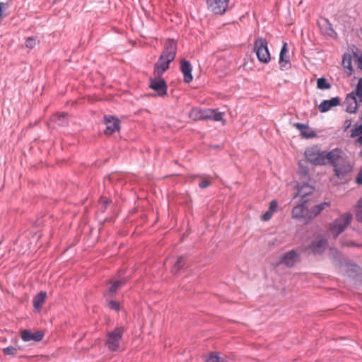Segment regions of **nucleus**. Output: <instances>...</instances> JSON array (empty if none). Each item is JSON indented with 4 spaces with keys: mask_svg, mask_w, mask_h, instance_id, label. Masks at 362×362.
<instances>
[{
    "mask_svg": "<svg viewBox=\"0 0 362 362\" xmlns=\"http://www.w3.org/2000/svg\"><path fill=\"white\" fill-rule=\"evenodd\" d=\"M356 182L358 185H362V168L360 170L358 173L357 174Z\"/></svg>",
    "mask_w": 362,
    "mask_h": 362,
    "instance_id": "nucleus-44",
    "label": "nucleus"
},
{
    "mask_svg": "<svg viewBox=\"0 0 362 362\" xmlns=\"http://www.w3.org/2000/svg\"><path fill=\"white\" fill-rule=\"evenodd\" d=\"M273 213L274 212L270 210L267 211L263 214L262 219L264 221H269L272 218Z\"/></svg>",
    "mask_w": 362,
    "mask_h": 362,
    "instance_id": "nucleus-40",
    "label": "nucleus"
},
{
    "mask_svg": "<svg viewBox=\"0 0 362 362\" xmlns=\"http://www.w3.org/2000/svg\"><path fill=\"white\" fill-rule=\"evenodd\" d=\"M353 219V215L350 212L341 214L336 218L329 226V230L333 238L336 239L349 226Z\"/></svg>",
    "mask_w": 362,
    "mask_h": 362,
    "instance_id": "nucleus-3",
    "label": "nucleus"
},
{
    "mask_svg": "<svg viewBox=\"0 0 362 362\" xmlns=\"http://www.w3.org/2000/svg\"><path fill=\"white\" fill-rule=\"evenodd\" d=\"M207 110L209 112L206 113V119H212L216 122L223 120V114L221 112L213 109H207Z\"/></svg>",
    "mask_w": 362,
    "mask_h": 362,
    "instance_id": "nucleus-30",
    "label": "nucleus"
},
{
    "mask_svg": "<svg viewBox=\"0 0 362 362\" xmlns=\"http://www.w3.org/2000/svg\"><path fill=\"white\" fill-rule=\"evenodd\" d=\"M106 300L107 302V306L108 308L115 311L120 310L121 306L119 302L114 300L113 298H108L106 299Z\"/></svg>",
    "mask_w": 362,
    "mask_h": 362,
    "instance_id": "nucleus-33",
    "label": "nucleus"
},
{
    "mask_svg": "<svg viewBox=\"0 0 362 362\" xmlns=\"http://www.w3.org/2000/svg\"><path fill=\"white\" fill-rule=\"evenodd\" d=\"M278 207V202L276 199L272 200L269 204V210L274 212Z\"/></svg>",
    "mask_w": 362,
    "mask_h": 362,
    "instance_id": "nucleus-41",
    "label": "nucleus"
},
{
    "mask_svg": "<svg viewBox=\"0 0 362 362\" xmlns=\"http://www.w3.org/2000/svg\"><path fill=\"white\" fill-rule=\"evenodd\" d=\"M167 59L158 58V62L154 65L153 74L156 76H162L163 74L169 69L170 64Z\"/></svg>",
    "mask_w": 362,
    "mask_h": 362,
    "instance_id": "nucleus-14",
    "label": "nucleus"
},
{
    "mask_svg": "<svg viewBox=\"0 0 362 362\" xmlns=\"http://www.w3.org/2000/svg\"><path fill=\"white\" fill-rule=\"evenodd\" d=\"M358 68L362 69V54L358 57Z\"/></svg>",
    "mask_w": 362,
    "mask_h": 362,
    "instance_id": "nucleus-46",
    "label": "nucleus"
},
{
    "mask_svg": "<svg viewBox=\"0 0 362 362\" xmlns=\"http://www.w3.org/2000/svg\"><path fill=\"white\" fill-rule=\"evenodd\" d=\"M342 65L345 69L349 70V75H351L354 69L352 67V58L351 54L345 53L342 58Z\"/></svg>",
    "mask_w": 362,
    "mask_h": 362,
    "instance_id": "nucleus-29",
    "label": "nucleus"
},
{
    "mask_svg": "<svg viewBox=\"0 0 362 362\" xmlns=\"http://www.w3.org/2000/svg\"><path fill=\"white\" fill-rule=\"evenodd\" d=\"M206 362H220V357L216 355H211Z\"/></svg>",
    "mask_w": 362,
    "mask_h": 362,
    "instance_id": "nucleus-42",
    "label": "nucleus"
},
{
    "mask_svg": "<svg viewBox=\"0 0 362 362\" xmlns=\"http://www.w3.org/2000/svg\"><path fill=\"white\" fill-rule=\"evenodd\" d=\"M220 362H227L226 361H225L223 358H220Z\"/></svg>",
    "mask_w": 362,
    "mask_h": 362,
    "instance_id": "nucleus-49",
    "label": "nucleus"
},
{
    "mask_svg": "<svg viewBox=\"0 0 362 362\" xmlns=\"http://www.w3.org/2000/svg\"><path fill=\"white\" fill-rule=\"evenodd\" d=\"M308 160H300L298 162V173L305 178L309 177V168L307 165Z\"/></svg>",
    "mask_w": 362,
    "mask_h": 362,
    "instance_id": "nucleus-28",
    "label": "nucleus"
},
{
    "mask_svg": "<svg viewBox=\"0 0 362 362\" xmlns=\"http://www.w3.org/2000/svg\"><path fill=\"white\" fill-rule=\"evenodd\" d=\"M294 126L300 132V134L306 139L314 138L317 136L315 131L310 129L305 124L297 122L294 124Z\"/></svg>",
    "mask_w": 362,
    "mask_h": 362,
    "instance_id": "nucleus-20",
    "label": "nucleus"
},
{
    "mask_svg": "<svg viewBox=\"0 0 362 362\" xmlns=\"http://www.w3.org/2000/svg\"><path fill=\"white\" fill-rule=\"evenodd\" d=\"M229 0H207L206 4L214 14L223 15L228 6Z\"/></svg>",
    "mask_w": 362,
    "mask_h": 362,
    "instance_id": "nucleus-8",
    "label": "nucleus"
},
{
    "mask_svg": "<svg viewBox=\"0 0 362 362\" xmlns=\"http://www.w3.org/2000/svg\"><path fill=\"white\" fill-rule=\"evenodd\" d=\"M187 258L188 256L187 255H182L179 256L176 262L172 267V273H173L174 274H177L182 269H185V267H187Z\"/></svg>",
    "mask_w": 362,
    "mask_h": 362,
    "instance_id": "nucleus-16",
    "label": "nucleus"
},
{
    "mask_svg": "<svg viewBox=\"0 0 362 362\" xmlns=\"http://www.w3.org/2000/svg\"><path fill=\"white\" fill-rule=\"evenodd\" d=\"M357 141H358V143H360V144H362V135H361V136L358 138Z\"/></svg>",
    "mask_w": 362,
    "mask_h": 362,
    "instance_id": "nucleus-48",
    "label": "nucleus"
},
{
    "mask_svg": "<svg viewBox=\"0 0 362 362\" xmlns=\"http://www.w3.org/2000/svg\"><path fill=\"white\" fill-rule=\"evenodd\" d=\"M104 122L107 125L104 133L106 135H112L116 131H119L120 128V121L118 118L112 115H105Z\"/></svg>",
    "mask_w": 362,
    "mask_h": 362,
    "instance_id": "nucleus-9",
    "label": "nucleus"
},
{
    "mask_svg": "<svg viewBox=\"0 0 362 362\" xmlns=\"http://www.w3.org/2000/svg\"><path fill=\"white\" fill-rule=\"evenodd\" d=\"M124 332V327L117 326L112 331L107 333L105 346L110 351L114 352L119 349Z\"/></svg>",
    "mask_w": 362,
    "mask_h": 362,
    "instance_id": "nucleus-4",
    "label": "nucleus"
},
{
    "mask_svg": "<svg viewBox=\"0 0 362 362\" xmlns=\"http://www.w3.org/2000/svg\"><path fill=\"white\" fill-rule=\"evenodd\" d=\"M37 37H29L25 40V46L28 48H33L37 44Z\"/></svg>",
    "mask_w": 362,
    "mask_h": 362,
    "instance_id": "nucleus-35",
    "label": "nucleus"
},
{
    "mask_svg": "<svg viewBox=\"0 0 362 362\" xmlns=\"http://www.w3.org/2000/svg\"><path fill=\"white\" fill-rule=\"evenodd\" d=\"M177 49V42L173 39H168L159 58L162 59H167L168 62H172L175 58Z\"/></svg>",
    "mask_w": 362,
    "mask_h": 362,
    "instance_id": "nucleus-6",
    "label": "nucleus"
},
{
    "mask_svg": "<svg viewBox=\"0 0 362 362\" xmlns=\"http://www.w3.org/2000/svg\"><path fill=\"white\" fill-rule=\"evenodd\" d=\"M314 191V187L308 184H303L298 189V192L295 197L300 196L303 200H306L305 198L306 196L312 194Z\"/></svg>",
    "mask_w": 362,
    "mask_h": 362,
    "instance_id": "nucleus-24",
    "label": "nucleus"
},
{
    "mask_svg": "<svg viewBox=\"0 0 362 362\" xmlns=\"http://www.w3.org/2000/svg\"><path fill=\"white\" fill-rule=\"evenodd\" d=\"M308 200H303L302 202L296 206L292 210V216L296 219L308 220L309 210L306 205Z\"/></svg>",
    "mask_w": 362,
    "mask_h": 362,
    "instance_id": "nucleus-10",
    "label": "nucleus"
},
{
    "mask_svg": "<svg viewBox=\"0 0 362 362\" xmlns=\"http://www.w3.org/2000/svg\"><path fill=\"white\" fill-rule=\"evenodd\" d=\"M288 49L287 43L284 42L281 49V52H280V54H279V63L281 69L283 67H284L285 64H288L289 66L291 65L289 60H288V57H286V54L288 53Z\"/></svg>",
    "mask_w": 362,
    "mask_h": 362,
    "instance_id": "nucleus-25",
    "label": "nucleus"
},
{
    "mask_svg": "<svg viewBox=\"0 0 362 362\" xmlns=\"http://www.w3.org/2000/svg\"><path fill=\"white\" fill-rule=\"evenodd\" d=\"M331 86V83L324 77L319 78L317 80V88L320 90L329 89Z\"/></svg>",
    "mask_w": 362,
    "mask_h": 362,
    "instance_id": "nucleus-32",
    "label": "nucleus"
},
{
    "mask_svg": "<svg viewBox=\"0 0 362 362\" xmlns=\"http://www.w3.org/2000/svg\"><path fill=\"white\" fill-rule=\"evenodd\" d=\"M361 134H362V124L359 125L358 127H357L351 130V137L355 138L358 136H360Z\"/></svg>",
    "mask_w": 362,
    "mask_h": 362,
    "instance_id": "nucleus-38",
    "label": "nucleus"
},
{
    "mask_svg": "<svg viewBox=\"0 0 362 362\" xmlns=\"http://www.w3.org/2000/svg\"><path fill=\"white\" fill-rule=\"evenodd\" d=\"M110 205L113 206L112 200H110L106 197H101L100 199V201H99L98 214L100 215V214L105 213L108 206H110Z\"/></svg>",
    "mask_w": 362,
    "mask_h": 362,
    "instance_id": "nucleus-26",
    "label": "nucleus"
},
{
    "mask_svg": "<svg viewBox=\"0 0 362 362\" xmlns=\"http://www.w3.org/2000/svg\"><path fill=\"white\" fill-rule=\"evenodd\" d=\"M357 207L356 217L357 221L362 222V198L358 202Z\"/></svg>",
    "mask_w": 362,
    "mask_h": 362,
    "instance_id": "nucleus-36",
    "label": "nucleus"
},
{
    "mask_svg": "<svg viewBox=\"0 0 362 362\" xmlns=\"http://www.w3.org/2000/svg\"><path fill=\"white\" fill-rule=\"evenodd\" d=\"M149 88L155 90L157 95L163 97L167 94L168 85L161 76H156L150 78Z\"/></svg>",
    "mask_w": 362,
    "mask_h": 362,
    "instance_id": "nucleus-7",
    "label": "nucleus"
},
{
    "mask_svg": "<svg viewBox=\"0 0 362 362\" xmlns=\"http://www.w3.org/2000/svg\"><path fill=\"white\" fill-rule=\"evenodd\" d=\"M180 69L184 75V82L186 83H189L192 82L193 80V76L192 74V66L191 63L185 59H182L180 61Z\"/></svg>",
    "mask_w": 362,
    "mask_h": 362,
    "instance_id": "nucleus-12",
    "label": "nucleus"
},
{
    "mask_svg": "<svg viewBox=\"0 0 362 362\" xmlns=\"http://www.w3.org/2000/svg\"><path fill=\"white\" fill-rule=\"evenodd\" d=\"M350 103H351V100H349V103H346L347 105H349Z\"/></svg>",
    "mask_w": 362,
    "mask_h": 362,
    "instance_id": "nucleus-50",
    "label": "nucleus"
},
{
    "mask_svg": "<svg viewBox=\"0 0 362 362\" xmlns=\"http://www.w3.org/2000/svg\"><path fill=\"white\" fill-rule=\"evenodd\" d=\"M68 115L66 113L56 114L52 117V121L59 126H65L68 124Z\"/></svg>",
    "mask_w": 362,
    "mask_h": 362,
    "instance_id": "nucleus-27",
    "label": "nucleus"
},
{
    "mask_svg": "<svg viewBox=\"0 0 362 362\" xmlns=\"http://www.w3.org/2000/svg\"><path fill=\"white\" fill-rule=\"evenodd\" d=\"M211 184V182L210 180L205 179V178H202L201 182L199 183V187L202 189H205V188L208 187L209 186H210Z\"/></svg>",
    "mask_w": 362,
    "mask_h": 362,
    "instance_id": "nucleus-39",
    "label": "nucleus"
},
{
    "mask_svg": "<svg viewBox=\"0 0 362 362\" xmlns=\"http://www.w3.org/2000/svg\"><path fill=\"white\" fill-rule=\"evenodd\" d=\"M356 94L360 98V101L362 103V78L358 80Z\"/></svg>",
    "mask_w": 362,
    "mask_h": 362,
    "instance_id": "nucleus-37",
    "label": "nucleus"
},
{
    "mask_svg": "<svg viewBox=\"0 0 362 362\" xmlns=\"http://www.w3.org/2000/svg\"><path fill=\"white\" fill-rule=\"evenodd\" d=\"M351 123V122L350 119L346 120V122H345V130H346L348 128L350 127Z\"/></svg>",
    "mask_w": 362,
    "mask_h": 362,
    "instance_id": "nucleus-47",
    "label": "nucleus"
},
{
    "mask_svg": "<svg viewBox=\"0 0 362 362\" xmlns=\"http://www.w3.org/2000/svg\"><path fill=\"white\" fill-rule=\"evenodd\" d=\"M207 109L202 110L199 107H193L189 112V117L194 121L206 119Z\"/></svg>",
    "mask_w": 362,
    "mask_h": 362,
    "instance_id": "nucleus-19",
    "label": "nucleus"
},
{
    "mask_svg": "<svg viewBox=\"0 0 362 362\" xmlns=\"http://www.w3.org/2000/svg\"><path fill=\"white\" fill-rule=\"evenodd\" d=\"M356 96H357L356 92L352 91L347 94L346 97L345 103H349V100H351V103L347 105L346 110V111L349 113L353 114L355 113L357 110L358 104Z\"/></svg>",
    "mask_w": 362,
    "mask_h": 362,
    "instance_id": "nucleus-18",
    "label": "nucleus"
},
{
    "mask_svg": "<svg viewBox=\"0 0 362 362\" xmlns=\"http://www.w3.org/2000/svg\"><path fill=\"white\" fill-rule=\"evenodd\" d=\"M21 336L24 341H40L44 337V332L41 330L33 333L28 329H23L21 332Z\"/></svg>",
    "mask_w": 362,
    "mask_h": 362,
    "instance_id": "nucleus-13",
    "label": "nucleus"
},
{
    "mask_svg": "<svg viewBox=\"0 0 362 362\" xmlns=\"http://www.w3.org/2000/svg\"><path fill=\"white\" fill-rule=\"evenodd\" d=\"M333 151H336L334 152V156H334L333 160H329L328 163L334 167L336 176L338 177H344L352 170V167L349 162L341 156V151L340 149L334 148Z\"/></svg>",
    "mask_w": 362,
    "mask_h": 362,
    "instance_id": "nucleus-2",
    "label": "nucleus"
},
{
    "mask_svg": "<svg viewBox=\"0 0 362 362\" xmlns=\"http://www.w3.org/2000/svg\"><path fill=\"white\" fill-rule=\"evenodd\" d=\"M330 206V202H324L315 205L309 211L308 220L310 221L319 215L325 208Z\"/></svg>",
    "mask_w": 362,
    "mask_h": 362,
    "instance_id": "nucleus-21",
    "label": "nucleus"
},
{
    "mask_svg": "<svg viewBox=\"0 0 362 362\" xmlns=\"http://www.w3.org/2000/svg\"><path fill=\"white\" fill-rule=\"evenodd\" d=\"M341 100L339 97H334L329 100H324L318 106L320 112H326L331 108L340 105Z\"/></svg>",
    "mask_w": 362,
    "mask_h": 362,
    "instance_id": "nucleus-15",
    "label": "nucleus"
},
{
    "mask_svg": "<svg viewBox=\"0 0 362 362\" xmlns=\"http://www.w3.org/2000/svg\"><path fill=\"white\" fill-rule=\"evenodd\" d=\"M108 284H110V286L104 293V296L106 299L114 298L121 287L116 281H109Z\"/></svg>",
    "mask_w": 362,
    "mask_h": 362,
    "instance_id": "nucleus-23",
    "label": "nucleus"
},
{
    "mask_svg": "<svg viewBox=\"0 0 362 362\" xmlns=\"http://www.w3.org/2000/svg\"><path fill=\"white\" fill-rule=\"evenodd\" d=\"M327 246V240L326 238H320L313 241L309 247L314 255H322L325 252Z\"/></svg>",
    "mask_w": 362,
    "mask_h": 362,
    "instance_id": "nucleus-11",
    "label": "nucleus"
},
{
    "mask_svg": "<svg viewBox=\"0 0 362 362\" xmlns=\"http://www.w3.org/2000/svg\"><path fill=\"white\" fill-rule=\"evenodd\" d=\"M12 0L6 2H0V18H4L9 14L8 8L11 4Z\"/></svg>",
    "mask_w": 362,
    "mask_h": 362,
    "instance_id": "nucleus-31",
    "label": "nucleus"
},
{
    "mask_svg": "<svg viewBox=\"0 0 362 362\" xmlns=\"http://www.w3.org/2000/svg\"><path fill=\"white\" fill-rule=\"evenodd\" d=\"M331 151H321L317 146H313L307 148L305 151V156L308 162L314 165H325L328 163L329 160H333L334 158V153Z\"/></svg>",
    "mask_w": 362,
    "mask_h": 362,
    "instance_id": "nucleus-1",
    "label": "nucleus"
},
{
    "mask_svg": "<svg viewBox=\"0 0 362 362\" xmlns=\"http://www.w3.org/2000/svg\"><path fill=\"white\" fill-rule=\"evenodd\" d=\"M254 51L259 62L264 64L270 62L271 55L268 49V42L265 38L258 37L255 40Z\"/></svg>",
    "mask_w": 362,
    "mask_h": 362,
    "instance_id": "nucleus-5",
    "label": "nucleus"
},
{
    "mask_svg": "<svg viewBox=\"0 0 362 362\" xmlns=\"http://www.w3.org/2000/svg\"><path fill=\"white\" fill-rule=\"evenodd\" d=\"M116 281L118 283L119 286L120 287H122V286H123L124 285H125L127 284V282L128 281V278L127 277H123V278H121L119 280H116Z\"/></svg>",
    "mask_w": 362,
    "mask_h": 362,
    "instance_id": "nucleus-45",
    "label": "nucleus"
},
{
    "mask_svg": "<svg viewBox=\"0 0 362 362\" xmlns=\"http://www.w3.org/2000/svg\"><path fill=\"white\" fill-rule=\"evenodd\" d=\"M2 351L5 355L15 356L17 354L18 349L13 346H9L8 347L4 348Z\"/></svg>",
    "mask_w": 362,
    "mask_h": 362,
    "instance_id": "nucleus-34",
    "label": "nucleus"
},
{
    "mask_svg": "<svg viewBox=\"0 0 362 362\" xmlns=\"http://www.w3.org/2000/svg\"><path fill=\"white\" fill-rule=\"evenodd\" d=\"M327 34L331 37L333 36L334 34L336 35V33L334 32V29L332 27L331 23H328V28L327 30Z\"/></svg>",
    "mask_w": 362,
    "mask_h": 362,
    "instance_id": "nucleus-43",
    "label": "nucleus"
},
{
    "mask_svg": "<svg viewBox=\"0 0 362 362\" xmlns=\"http://www.w3.org/2000/svg\"><path fill=\"white\" fill-rule=\"evenodd\" d=\"M47 293L41 291L33 298V306L36 312H40L42 306L45 302Z\"/></svg>",
    "mask_w": 362,
    "mask_h": 362,
    "instance_id": "nucleus-22",
    "label": "nucleus"
},
{
    "mask_svg": "<svg viewBox=\"0 0 362 362\" xmlns=\"http://www.w3.org/2000/svg\"><path fill=\"white\" fill-rule=\"evenodd\" d=\"M298 255L296 251L292 250L286 252L281 259V262L286 264L288 267H293L297 261Z\"/></svg>",
    "mask_w": 362,
    "mask_h": 362,
    "instance_id": "nucleus-17",
    "label": "nucleus"
}]
</instances>
